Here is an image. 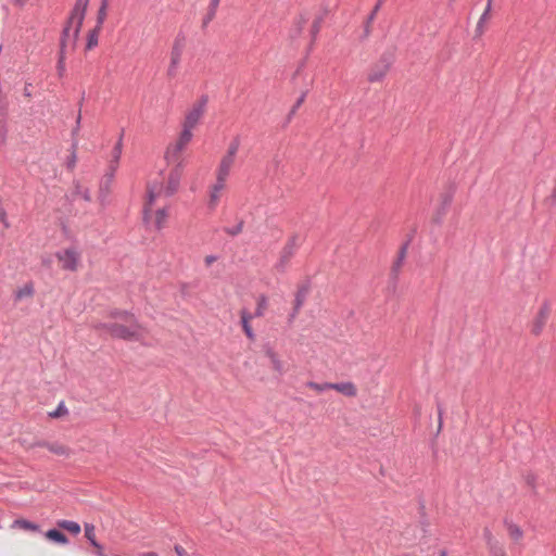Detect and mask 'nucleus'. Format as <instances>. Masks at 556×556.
Here are the masks:
<instances>
[{"mask_svg":"<svg viewBox=\"0 0 556 556\" xmlns=\"http://www.w3.org/2000/svg\"><path fill=\"white\" fill-rule=\"evenodd\" d=\"M68 414V409L65 406L64 402H60L56 409L49 413V417L51 418H60Z\"/></svg>","mask_w":556,"mask_h":556,"instance_id":"obj_33","label":"nucleus"},{"mask_svg":"<svg viewBox=\"0 0 556 556\" xmlns=\"http://www.w3.org/2000/svg\"><path fill=\"white\" fill-rule=\"evenodd\" d=\"M114 317L125 318L129 325H119L116 323L101 324L99 327L106 330L113 338H118L128 341H139L143 339L146 329L137 321L132 320L127 312L115 313Z\"/></svg>","mask_w":556,"mask_h":556,"instance_id":"obj_3","label":"nucleus"},{"mask_svg":"<svg viewBox=\"0 0 556 556\" xmlns=\"http://www.w3.org/2000/svg\"><path fill=\"white\" fill-rule=\"evenodd\" d=\"M116 172V165H109L106 173L102 177L99 186V200L102 204L105 203L106 198L110 194L111 186Z\"/></svg>","mask_w":556,"mask_h":556,"instance_id":"obj_11","label":"nucleus"},{"mask_svg":"<svg viewBox=\"0 0 556 556\" xmlns=\"http://www.w3.org/2000/svg\"><path fill=\"white\" fill-rule=\"evenodd\" d=\"M101 27L94 26L88 34L87 49L90 50L98 45L99 34L101 31Z\"/></svg>","mask_w":556,"mask_h":556,"instance_id":"obj_25","label":"nucleus"},{"mask_svg":"<svg viewBox=\"0 0 556 556\" xmlns=\"http://www.w3.org/2000/svg\"><path fill=\"white\" fill-rule=\"evenodd\" d=\"M331 390H336L346 396L356 395V388L352 382L331 383Z\"/></svg>","mask_w":556,"mask_h":556,"instance_id":"obj_19","label":"nucleus"},{"mask_svg":"<svg viewBox=\"0 0 556 556\" xmlns=\"http://www.w3.org/2000/svg\"><path fill=\"white\" fill-rule=\"evenodd\" d=\"M187 149V141H175L170 143L165 152V160L168 164H175L174 168L181 167L185 160V152Z\"/></svg>","mask_w":556,"mask_h":556,"instance_id":"obj_6","label":"nucleus"},{"mask_svg":"<svg viewBox=\"0 0 556 556\" xmlns=\"http://www.w3.org/2000/svg\"><path fill=\"white\" fill-rule=\"evenodd\" d=\"M178 556H190L180 545L174 547Z\"/></svg>","mask_w":556,"mask_h":556,"instance_id":"obj_41","label":"nucleus"},{"mask_svg":"<svg viewBox=\"0 0 556 556\" xmlns=\"http://www.w3.org/2000/svg\"><path fill=\"white\" fill-rule=\"evenodd\" d=\"M439 416L441 417V410H439ZM441 425H442V421L440 420L439 421V427H441Z\"/></svg>","mask_w":556,"mask_h":556,"instance_id":"obj_49","label":"nucleus"},{"mask_svg":"<svg viewBox=\"0 0 556 556\" xmlns=\"http://www.w3.org/2000/svg\"><path fill=\"white\" fill-rule=\"evenodd\" d=\"M142 556H159V555L154 552H150V553L142 554Z\"/></svg>","mask_w":556,"mask_h":556,"instance_id":"obj_45","label":"nucleus"},{"mask_svg":"<svg viewBox=\"0 0 556 556\" xmlns=\"http://www.w3.org/2000/svg\"><path fill=\"white\" fill-rule=\"evenodd\" d=\"M34 286L31 282L26 283L24 287L17 289L14 293L15 301H21L25 298H31L34 295Z\"/></svg>","mask_w":556,"mask_h":556,"instance_id":"obj_22","label":"nucleus"},{"mask_svg":"<svg viewBox=\"0 0 556 556\" xmlns=\"http://www.w3.org/2000/svg\"><path fill=\"white\" fill-rule=\"evenodd\" d=\"M266 307H267V299L264 295H262L258 298L257 307L255 309L254 316L262 317L264 315Z\"/></svg>","mask_w":556,"mask_h":556,"instance_id":"obj_35","label":"nucleus"},{"mask_svg":"<svg viewBox=\"0 0 556 556\" xmlns=\"http://www.w3.org/2000/svg\"><path fill=\"white\" fill-rule=\"evenodd\" d=\"M106 15H108V1L103 0L101 7L98 10L97 25L96 26L102 28L103 23H104V21L106 18Z\"/></svg>","mask_w":556,"mask_h":556,"instance_id":"obj_27","label":"nucleus"},{"mask_svg":"<svg viewBox=\"0 0 556 556\" xmlns=\"http://www.w3.org/2000/svg\"><path fill=\"white\" fill-rule=\"evenodd\" d=\"M308 291H309V286L307 283H304V285L299 287V289H298V291L295 293V299H294V303H293V311H292V313L290 314V317H289L290 321L293 320L296 317V315L299 314L301 307L303 306L304 302L306 301Z\"/></svg>","mask_w":556,"mask_h":556,"instance_id":"obj_13","label":"nucleus"},{"mask_svg":"<svg viewBox=\"0 0 556 556\" xmlns=\"http://www.w3.org/2000/svg\"><path fill=\"white\" fill-rule=\"evenodd\" d=\"M186 40L184 37H177L174 40L172 50H170V63L167 70V74L170 77H174L177 73L178 66L180 64L182 53L185 50Z\"/></svg>","mask_w":556,"mask_h":556,"instance_id":"obj_7","label":"nucleus"},{"mask_svg":"<svg viewBox=\"0 0 556 556\" xmlns=\"http://www.w3.org/2000/svg\"><path fill=\"white\" fill-rule=\"evenodd\" d=\"M45 446H47L50 452L58 454V455H67L68 454V448L62 444L46 443Z\"/></svg>","mask_w":556,"mask_h":556,"instance_id":"obj_31","label":"nucleus"},{"mask_svg":"<svg viewBox=\"0 0 556 556\" xmlns=\"http://www.w3.org/2000/svg\"><path fill=\"white\" fill-rule=\"evenodd\" d=\"M28 0H13L16 5H24Z\"/></svg>","mask_w":556,"mask_h":556,"instance_id":"obj_43","label":"nucleus"},{"mask_svg":"<svg viewBox=\"0 0 556 556\" xmlns=\"http://www.w3.org/2000/svg\"><path fill=\"white\" fill-rule=\"evenodd\" d=\"M299 248V236L293 235L286 245L282 248L280 252L279 260L276 264V267L278 270L283 271L286 267L288 266L290 260L295 254L296 249Z\"/></svg>","mask_w":556,"mask_h":556,"instance_id":"obj_8","label":"nucleus"},{"mask_svg":"<svg viewBox=\"0 0 556 556\" xmlns=\"http://www.w3.org/2000/svg\"><path fill=\"white\" fill-rule=\"evenodd\" d=\"M74 194L80 195L87 202L91 201V195H90L89 190L86 188H83V186H80V184H78V182L75 185Z\"/></svg>","mask_w":556,"mask_h":556,"instance_id":"obj_34","label":"nucleus"},{"mask_svg":"<svg viewBox=\"0 0 556 556\" xmlns=\"http://www.w3.org/2000/svg\"><path fill=\"white\" fill-rule=\"evenodd\" d=\"M409 242H410V240H407L405 243L402 244V247H401V249H400V251L397 253V257H396V260L394 261V263L391 266L390 275H391V278L393 280H397V278H399L401 268H402V266L404 264V261L406 258V254H407Z\"/></svg>","mask_w":556,"mask_h":556,"instance_id":"obj_14","label":"nucleus"},{"mask_svg":"<svg viewBox=\"0 0 556 556\" xmlns=\"http://www.w3.org/2000/svg\"><path fill=\"white\" fill-rule=\"evenodd\" d=\"M252 317L253 316L247 309L241 311V325L243 331L249 339L254 340L255 334L252 330V327L250 326V320L252 319Z\"/></svg>","mask_w":556,"mask_h":556,"instance_id":"obj_20","label":"nucleus"},{"mask_svg":"<svg viewBox=\"0 0 556 556\" xmlns=\"http://www.w3.org/2000/svg\"><path fill=\"white\" fill-rule=\"evenodd\" d=\"M262 351L264 355L269 359L271 368L276 372H278L279 375H283L287 371L283 362L279 358V355L277 354L274 346L269 342L264 343L262 345Z\"/></svg>","mask_w":556,"mask_h":556,"instance_id":"obj_12","label":"nucleus"},{"mask_svg":"<svg viewBox=\"0 0 556 556\" xmlns=\"http://www.w3.org/2000/svg\"><path fill=\"white\" fill-rule=\"evenodd\" d=\"M551 200L554 201V202L556 201V186L554 187V189L552 191Z\"/></svg>","mask_w":556,"mask_h":556,"instance_id":"obj_44","label":"nucleus"},{"mask_svg":"<svg viewBox=\"0 0 556 556\" xmlns=\"http://www.w3.org/2000/svg\"><path fill=\"white\" fill-rule=\"evenodd\" d=\"M305 386L316 392H319V393L325 392L327 390H331V382L317 383L314 381H308V382H306Z\"/></svg>","mask_w":556,"mask_h":556,"instance_id":"obj_30","label":"nucleus"},{"mask_svg":"<svg viewBox=\"0 0 556 556\" xmlns=\"http://www.w3.org/2000/svg\"><path fill=\"white\" fill-rule=\"evenodd\" d=\"M55 257L64 270L76 271L80 264V252L75 247L58 251Z\"/></svg>","mask_w":556,"mask_h":556,"instance_id":"obj_5","label":"nucleus"},{"mask_svg":"<svg viewBox=\"0 0 556 556\" xmlns=\"http://www.w3.org/2000/svg\"><path fill=\"white\" fill-rule=\"evenodd\" d=\"M219 0H213V4L216 7L218 4Z\"/></svg>","mask_w":556,"mask_h":556,"instance_id":"obj_48","label":"nucleus"},{"mask_svg":"<svg viewBox=\"0 0 556 556\" xmlns=\"http://www.w3.org/2000/svg\"><path fill=\"white\" fill-rule=\"evenodd\" d=\"M167 218V212L165 208H159L155 212L154 225L156 229H161Z\"/></svg>","mask_w":556,"mask_h":556,"instance_id":"obj_28","label":"nucleus"},{"mask_svg":"<svg viewBox=\"0 0 556 556\" xmlns=\"http://www.w3.org/2000/svg\"><path fill=\"white\" fill-rule=\"evenodd\" d=\"M243 224H244V223H243V220H242V219H240V220H239V223H238L235 227H227V228H225L224 230H225V232H226V233H228L229 236L235 237V236H238V235L242 231V229H243Z\"/></svg>","mask_w":556,"mask_h":556,"instance_id":"obj_36","label":"nucleus"},{"mask_svg":"<svg viewBox=\"0 0 556 556\" xmlns=\"http://www.w3.org/2000/svg\"><path fill=\"white\" fill-rule=\"evenodd\" d=\"M121 154H122V142L121 141H117L113 149H112V152H111V160H110V165H116L118 164V160L121 157Z\"/></svg>","mask_w":556,"mask_h":556,"instance_id":"obj_29","label":"nucleus"},{"mask_svg":"<svg viewBox=\"0 0 556 556\" xmlns=\"http://www.w3.org/2000/svg\"><path fill=\"white\" fill-rule=\"evenodd\" d=\"M454 192L452 190H447L440 195L439 206L435 208L432 222L437 225H440L443 222L444 216L446 215L451 203L453 201Z\"/></svg>","mask_w":556,"mask_h":556,"instance_id":"obj_9","label":"nucleus"},{"mask_svg":"<svg viewBox=\"0 0 556 556\" xmlns=\"http://www.w3.org/2000/svg\"><path fill=\"white\" fill-rule=\"evenodd\" d=\"M225 186H226V181L225 180L220 181L218 179H216V182L212 186L211 191H210V199H208V203H207V206L211 211L216 208L217 203L219 201L220 192L224 190Z\"/></svg>","mask_w":556,"mask_h":556,"instance_id":"obj_16","label":"nucleus"},{"mask_svg":"<svg viewBox=\"0 0 556 556\" xmlns=\"http://www.w3.org/2000/svg\"><path fill=\"white\" fill-rule=\"evenodd\" d=\"M304 99H305V94H302L298 100L296 102L292 105L289 114H288V117L289 119L295 115L296 111L300 109V106L303 104L304 102Z\"/></svg>","mask_w":556,"mask_h":556,"instance_id":"obj_38","label":"nucleus"},{"mask_svg":"<svg viewBox=\"0 0 556 556\" xmlns=\"http://www.w3.org/2000/svg\"><path fill=\"white\" fill-rule=\"evenodd\" d=\"M237 151H238V143L235 142V143L230 144L227 154L223 157V160L219 164L216 179H218L220 181L222 180L226 181Z\"/></svg>","mask_w":556,"mask_h":556,"instance_id":"obj_10","label":"nucleus"},{"mask_svg":"<svg viewBox=\"0 0 556 556\" xmlns=\"http://www.w3.org/2000/svg\"><path fill=\"white\" fill-rule=\"evenodd\" d=\"M14 525L24 530H29V531H38L39 530L38 525L33 523L25 519L15 520Z\"/></svg>","mask_w":556,"mask_h":556,"instance_id":"obj_32","label":"nucleus"},{"mask_svg":"<svg viewBox=\"0 0 556 556\" xmlns=\"http://www.w3.org/2000/svg\"><path fill=\"white\" fill-rule=\"evenodd\" d=\"M56 525L59 528L64 529L73 534L80 533V526L75 521L60 520V521H58Z\"/></svg>","mask_w":556,"mask_h":556,"instance_id":"obj_24","label":"nucleus"},{"mask_svg":"<svg viewBox=\"0 0 556 556\" xmlns=\"http://www.w3.org/2000/svg\"><path fill=\"white\" fill-rule=\"evenodd\" d=\"M204 261H205V264H206L207 266H210L211 264H213V263L216 261V256H214V255H207V256L205 257V260H204Z\"/></svg>","mask_w":556,"mask_h":556,"instance_id":"obj_42","label":"nucleus"},{"mask_svg":"<svg viewBox=\"0 0 556 556\" xmlns=\"http://www.w3.org/2000/svg\"><path fill=\"white\" fill-rule=\"evenodd\" d=\"M76 164V144L72 146L71 155L68 156L66 161V166L68 169H73Z\"/></svg>","mask_w":556,"mask_h":556,"instance_id":"obj_37","label":"nucleus"},{"mask_svg":"<svg viewBox=\"0 0 556 556\" xmlns=\"http://www.w3.org/2000/svg\"><path fill=\"white\" fill-rule=\"evenodd\" d=\"M440 556H447V553L445 551H441Z\"/></svg>","mask_w":556,"mask_h":556,"instance_id":"obj_47","label":"nucleus"},{"mask_svg":"<svg viewBox=\"0 0 556 556\" xmlns=\"http://www.w3.org/2000/svg\"><path fill=\"white\" fill-rule=\"evenodd\" d=\"M45 535L48 540L53 541L59 544L64 545V544L68 543V539L66 538V535L56 529L48 530Z\"/></svg>","mask_w":556,"mask_h":556,"instance_id":"obj_21","label":"nucleus"},{"mask_svg":"<svg viewBox=\"0 0 556 556\" xmlns=\"http://www.w3.org/2000/svg\"><path fill=\"white\" fill-rule=\"evenodd\" d=\"M88 0H76L75 5L71 12L67 24L63 30L61 39V49L58 60V75L63 77L65 74V48L68 43L75 42L79 36L83 23L85 20Z\"/></svg>","mask_w":556,"mask_h":556,"instance_id":"obj_1","label":"nucleus"},{"mask_svg":"<svg viewBox=\"0 0 556 556\" xmlns=\"http://www.w3.org/2000/svg\"><path fill=\"white\" fill-rule=\"evenodd\" d=\"M548 314H549V307L544 304L539 313H538V316L535 318V320L533 321V326H532V332L534 334H540L544 325L546 324V320L548 318Z\"/></svg>","mask_w":556,"mask_h":556,"instance_id":"obj_17","label":"nucleus"},{"mask_svg":"<svg viewBox=\"0 0 556 556\" xmlns=\"http://www.w3.org/2000/svg\"><path fill=\"white\" fill-rule=\"evenodd\" d=\"M85 536L90 542V544L96 547L98 556H105L104 553H103L102 545H100L97 542V540H96L94 526L93 525L85 523Z\"/></svg>","mask_w":556,"mask_h":556,"instance_id":"obj_18","label":"nucleus"},{"mask_svg":"<svg viewBox=\"0 0 556 556\" xmlns=\"http://www.w3.org/2000/svg\"><path fill=\"white\" fill-rule=\"evenodd\" d=\"M207 97H201L195 100L191 106L187 110L180 139H190L193 137V130L198 127L200 121L206 112Z\"/></svg>","mask_w":556,"mask_h":556,"instance_id":"obj_4","label":"nucleus"},{"mask_svg":"<svg viewBox=\"0 0 556 556\" xmlns=\"http://www.w3.org/2000/svg\"><path fill=\"white\" fill-rule=\"evenodd\" d=\"M181 177V169L173 168L167 177L166 184L164 179L154 180L148 187V202L144 206V220L148 222L150 218L151 206L155 199L160 197H170L173 195L179 187Z\"/></svg>","mask_w":556,"mask_h":556,"instance_id":"obj_2","label":"nucleus"},{"mask_svg":"<svg viewBox=\"0 0 556 556\" xmlns=\"http://www.w3.org/2000/svg\"><path fill=\"white\" fill-rule=\"evenodd\" d=\"M492 3L493 0H488L485 9L481 16L479 17V21L477 22L476 28H475V35L476 37H481L486 29V24L491 18V11H492Z\"/></svg>","mask_w":556,"mask_h":556,"instance_id":"obj_15","label":"nucleus"},{"mask_svg":"<svg viewBox=\"0 0 556 556\" xmlns=\"http://www.w3.org/2000/svg\"><path fill=\"white\" fill-rule=\"evenodd\" d=\"M483 535L486 541L490 556H492V551L494 547H503L496 540H494L491 531L488 528L484 529Z\"/></svg>","mask_w":556,"mask_h":556,"instance_id":"obj_26","label":"nucleus"},{"mask_svg":"<svg viewBox=\"0 0 556 556\" xmlns=\"http://www.w3.org/2000/svg\"><path fill=\"white\" fill-rule=\"evenodd\" d=\"M525 480H526V483L531 486V488H534L535 485V480H536V477L535 475L529 472L525 476Z\"/></svg>","mask_w":556,"mask_h":556,"instance_id":"obj_39","label":"nucleus"},{"mask_svg":"<svg viewBox=\"0 0 556 556\" xmlns=\"http://www.w3.org/2000/svg\"><path fill=\"white\" fill-rule=\"evenodd\" d=\"M378 9H379V7L377 5V7L375 8V10H374V12H372V14H371L370 18H374V16H375L376 12L378 11Z\"/></svg>","mask_w":556,"mask_h":556,"instance_id":"obj_46","label":"nucleus"},{"mask_svg":"<svg viewBox=\"0 0 556 556\" xmlns=\"http://www.w3.org/2000/svg\"><path fill=\"white\" fill-rule=\"evenodd\" d=\"M505 526L507 528L508 535L513 541L519 542L522 539L523 532L517 525L505 521Z\"/></svg>","mask_w":556,"mask_h":556,"instance_id":"obj_23","label":"nucleus"},{"mask_svg":"<svg viewBox=\"0 0 556 556\" xmlns=\"http://www.w3.org/2000/svg\"><path fill=\"white\" fill-rule=\"evenodd\" d=\"M492 556H508L504 547H494Z\"/></svg>","mask_w":556,"mask_h":556,"instance_id":"obj_40","label":"nucleus"}]
</instances>
